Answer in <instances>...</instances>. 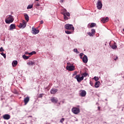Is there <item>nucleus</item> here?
I'll use <instances>...</instances> for the list:
<instances>
[{
  "instance_id": "obj_1",
  "label": "nucleus",
  "mask_w": 124,
  "mask_h": 124,
  "mask_svg": "<svg viewBox=\"0 0 124 124\" xmlns=\"http://www.w3.org/2000/svg\"><path fill=\"white\" fill-rule=\"evenodd\" d=\"M61 14L63 15V18L66 21V20H68V19H70L69 17H70V14L67 12V11L65 9L62 10Z\"/></svg>"
},
{
  "instance_id": "obj_2",
  "label": "nucleus",
  "mask_w": 124,
  "mask_h": 124,
  "mask_svg": "<svg viewBox=\"0 0 124 124\" xmlns=\"http://www.w3.org/2000/svg\"><path fill=\"white\" fill-rule=\"evenodd\" d=\"M5 21L6 24H11V23H13V21H14V18H13V16H12L9 15L7 17L6 19H5Z\"/></svg>"
},
{
  "instance_id": "obj_3",
  "label": "nucleus",
  "mask_w": 124,
  "mask_h": 124,
  "mask_svg": "<svg viewBox=\"0 0 124 124\" xmlns=\"http://www.w3.org/2000/svg\"><path fill=\"white\" fill-rule=\"evenodd\" d=\"M81 75L80 74L77 75L75 77V79H77V80L78 83H80V82H82L83 80H84V76L80 77Z\"/></svg>"
},
{
  "instance_id": "obj_4",
  "label": "nucleus",
  "mask_w": 124,
  "mask_h": 124,
  "mask_svg": "<svg viewBox=\"0 0 124 124\" xmlns=\"http://www.w3.org/2000/svg\"><path fill=\"white\" fill-rule=\"evenodd\" d=\"M65 28L66 30H70V31H74V27H73L72 24H66L65 25Z\"/></svg>"
},
{
  "instance_id": "obj_5",
  "label": "nucleus",
  "mask_w": 124,
  "mask_h": 124,
  "mask_svg": "<svg viewBox=\"0 0 124 124\" xmlns=\"http://www.w3.org/2000/svg\"><path fill=\"white\" fill-rule=\"evenodd\" d=\"M72 112L74 114L77 115V114H79V113H80V109L78 108H73L72 109Z\"/></svg>"
},
{
  "instance_id": "obj_6",
  "label": "nucleus",
  "mask_w": 124,
  "mask_h": 124,
  "mask_svg": "<svg viewBox=\"0 0 124 124\" xmlns=\"http://www.w3.org/2000/svg\"><path fill=\"white\" fill-rule=\"evenodd\" d=\"M87 94V92H86V91L81 90L79 91V95L80 96H81L82 97H84L86 96V95Z\"/></svg>"
},
{
  "instance_id": "obj_7",
  "label": "nucleus",
  "mask_w": 124,
  "mask_h": 124,
  "mask_svg": "<svg viewBox=\"0 0 124 124\" xmlns=\"http://www.w3.org/2000/svg\"><path fill=\"white\" fill-rule=\"evenodd\" d=\"M25 27H27V23H26L25 20H23L22 23H20L19 28H20V29H25Z\"/></svg>"
},
{
  "instance_id": "obj_8",
  "label": "nucleus",
  "mask_w": 124,
  "mask_h": 124,
  "mask_svg": "<svg viewBox=\"0 0 124 124\" xmlns=\"http://www.w3.org/2000/svg\"><path fill=\"white\" fill-rule=\"evenodd\" d=\"M66 69L68 70V71H73L75 70V67L73 65L67 66Z\"/></svg>"
},
{
  "instance_id": "obj_9",
  "label": "nucleus",
  "mask_w": 124,
  "mask_h": 124,
  "mask_svg": "<svg viewBox=\"0 0 124 124\" xmlns=\"http://www.w3.org/2000/svg\"><path fill=\"white\" fill-rule=\"evenodd\" d=\"M97 8H98V9H100L101 8H102V3L100 0H98L97 3Z\"/></svg>"
},
{
  "instance_id": "obj_10",
  "label": "nucleus",
  "mask_w": 124,
  "mask_h": 124,
  "mask_svg": "<svg viewBox=\"0 0 124 124\" xmlns=\"http://www.w3.org/2000/svg\"><path fill=\"white\" fill-rule=\"evenodd\" d=\"M58 91H59V90L55 88H52L50 90V93L51 94H55V93H56L58 92Z\"/></svg>"
},
{
  "instance_id": "obj_11",
  "label": "nucleus",
  "mask_w": 124,
  "mask_h": 124,
  "mask_svg": "<svg viewBox=\"0 0 124 124\" xmlns=\"http://www.w3.org/2000/svg\"><path fill=\"white\" fill-rule=\"evenodd\" d=\"M51 102H52V103L56 104L58 103V101H59V100H58V98L53 97L51 99Z\"/></svg>"
},
{
  "instance_id": "obj_12",
  "label": "nucleus",
  "mask_w": 124,
  "mask_h": 124,
  "mask_svg": "<svg viewBox=\"0 0 124 124\" xmlns=\"http://www.w3.org/2000/svg\"><path fill=\"white\" fill-rule=\"evenodd\" d=\"M82 61L84 63H87L88 62V57H87L86 55H84L82 58Z\"/></svg>"
},
{
  "instance_id": "obj_13",
  "label": "nucleus",
  "mask_w": 124,
  "mask_h": 124,
  "mask_svg": "<svg viewBox=\"0 0 124 124\" xmlns=\"http://www.w3.org/2000/svg\"><path fill=\"white\" fill-rule=\"evenodd\" d=\"M32 31L33 34H37L39 32V30H37L35 28H32Z\"/></svg>"
},
{
  "instance_id": "obj_14",
  "label": "nucleus",
  "mask_w": 124,
  "mask_h": 124,
  "mask_svg": "<svg viewBox=\"0 0 124 124\" xmlns=\"http://www.w3.org/2000/svg\"><path fill=\"white\" fill-rule=\"evenodd\" d=\"M29 101H30V97L28 96L24 98V102L25 103V105H27L28 104Z\"/></svg>"
},
{
  "instance_id": "obj_15",
  "label": "nucleus",
  "mask_w": 124,
  "mask_h": 124,
  "mask_svg": "<svg viewBox=\"0 0 124 124\" xmlns=\"http://www.w3.org/2000/svg\"><path fill=\"white\" fill-rule=\"evenodd\" d=\"M3 118L4 120H9V119L11 118V116L9 114H5L3 116Z\"/></svg>"
},
{
  "instance_id": "obj_16",
  "label": "nucleus",
  "mask_w": 124,
  "mask_h": 124,
  "mask_svg": "<svg viewBox=\"0 0 124 124\" xmlns=\"http://www.w3.org/2000/svg\"><path fill=\"white\" fill-rule=\"evenodd\" d=\"M109 21V17H107L105 18H102L101 19V22L103 23H106V22H108Z\"/></svg>"
},
{
  "instance_id": "obj_17",
  "label": "nucleus",
  "mask_w": 124,
  "mask_h": 124,
  "mask_svg": "<svg viewBox=\"0 0 124 124\" xmlns=\"http://www.w3.org/2000/svg\"><path fill=\"white\" fill-rule=\"evenodd\" d=\"M16 29V26H15V24H11L10 26V31H12V30H14Z\"/></svg>"
},
{
  "instance_id": "obj_18",
  "label": "nucleus",
  "mask_w": 124,
  "mask_h": 124,
  "mask_svg": "<svg viewBox=\"0 0 124 124\" xmlns=\"http://www.w3.org/2000/svg\"><path fill=\"white\" fill-rule=\"evenodd\" d=\"M18 64V62L17 61H14L12 62V65L14 67H15L16 65Z\"/></svg>"
},
{
  "instance_id": "obj_19",
  "label": "nucleus",
  "mask_w": 124,
  "mask_h": 124,
  "mask_svg": "<svg viewBox=\"0 0 124 124\" xmlns=\"http://www.w3.org/2000/svg\"><path fill=\"white\" fill-rule=\"evenodd\" d=\"M35 63V62H32V61H30L27 62V64L30 66L33 65V64H34Z\"/></svg>"
},
{
  "instance_id": "obj_20",
  "label": "nucleus",
  "mask_w": 124,
  "mask_h": 124,
  "mask_svg": "<svg viewBox=\"0 0 124 124\" xmlns=\"http://www.w3.org/2000/svg\"><path fill=\"white\" fill-rule=\"evenodd\" d=\"M100 84V82L99 81H96L95 83V88H99V85Z\"/></svg>"
},
{
  "instance_id": "obj_21",
  "label": "nucleus",
  "mask_w": 124,
  "mask_h": 124,
  "mask_svg": "<svg viewBox=\"0 0 124 124\" xmlns=\"http://www.w3.org/2000/svg\"><path fill=\"white\" fill-rule=\"evenodd\" d=\"M25 19L27 21V22H29V20H30L29 16L28 15H24Z\"/></svg>"
},
{
  "instance_id": "obj_22",
  "label": "nucleus",
  "mask_w": 124,
  "mask_h": 124,
  "mask_svg": "<svg viewBox=\"0 0 124 124\" xmlns=\"http://www.w3.org/2000/svg\"><path fill=\"white\" fill-rule=\"evenodd\" d=\"M31 56H27L26 55H24L22 56V58H23L24 60H29V58H30Z\"/></svg>"
},
{
  "instance_id": "obj_23",
  "label": "nucleus",
  "mask_w": 124,
  "mask_h": 124,
  "mask_svg": "<svg viewBox=\"0 0 124 124\" xmlns=\"http://www.w3.org/2000/svg\"><path fill=\"white\" fill-rule=\"evenodd\" d=\"M96 26V24L94 23H92L90 24V28H93L94 27H95Z\"/></svg>"
},
{
  "instance_id": "obj_24",
  "label": "nucleus",
  "mask_w": 124,
  "mask_h": 124,
  "mask_svg": "<svg viewBox=\"0 0 124 124\" xmlns=\"http://www.w3.org/2000/svg\"><path fill=\"white\" fill-rule=\"evenodd\" d=\"M35 54H36V52L32 51L31 52L28 53V55H29L31 57V56H32V55H35Z\"/></svg>"
},
{
  "instance_id": "obj_25",
  "label": "nucleus",
  "mask_w": 124,
  "mask_h": 124,
  "mask_svg": "<svg viewBox=\"0 0 124 124\" xmlns=\"http://www.w3.org/2000/svg\"><path fill=\"white\" fill-rule=\"evenodd\" d=\"M91 33L93 34V35H94V34H95V30L92 29L91 30Z\"/></svg>"
},
{
  "instance_id": "obj_26",
  "label": "nucleus",
  "mask_w": 124,
  "mask_h": 124,
  "mask_svg": "<svg viewBox=\"0 0 124 124\" xmlns=\"http://www.w3.org/2000/svg\"><path fill=\"white\" fill-rule=\"evenodd\" d=\"M65 33H66L67 34H71L72 32L69 31H65Z\"/></svg>"
},
{
  "instance_id": "obj_27",
  "label": "nucleus",
  "mask_w": 124,
  "mask_h": 124,
  "mask_svg": "<svg viewBox=\"0 0 124 124\" xmlns=\"http://www.w3.org/2000/svg\"><path fill=\"white\" fill-rule=\"evenodd\" d=\"M32 5H29L27 7V9H31V8H32Z\"/></svg>"
},
{
  "instance_id": "obj_28",
  "label": "nucleus",
  "mask_w": 124,
  "mask_h": 124,
  "mask_svg": "<svg viewBox=\"0 0 124 124\" xmlns=\"http://www.w3.org/2000/svg\"><path fill=\"white\" fill-rule=\"evenodd\" d=\"M64 120H65L64 118H62V119L60 120V123H61V124H62V123L64 122Z\"/></svg>"
},
{
  "instance_id": "obj_29",
  "label": "nucleus",
  "mask_w": 124,
  "mask_h": 124,
  "mask_svg": "<svg viewBox=\"0 0 124 124\" xmlns=\"http://www.w3.org/2000/svg\"><path fill=\"white\" fill-rule=\"evenodd\" d=\"M111 48L112 49H117V46L113 45L112 46H111Z\"/></svg>"
},
{
  "instance_id": "obj_30",
  "label": "nucleus",
  "mask_w": 124,
  "mask_h": 124,
  "mask_svg": "<svg viewBox=\"0 0 124 124\" xmlns=\"http://www.w3.org/2000/svg\"><path fill=\"white\" fill-rule=\"evenodd\" d=\"M82 76H83V77H87V76H88V73H83Z\"/></svg>"
},
{
  "instance_id": "obj_31",
  "label": "nucleus",
  "mask_w": 124,
  "mask_h": 124,
  "mask_svg": "<svg viewBox=\"0 0 124 124\" xmlns=\"http://www.w3.org/2000/svg\"><path fill=\"white\" fill-rule=\"evenodd\" d=\"M1 55L2 56H3V57H4V58L5 59V58H6V55H5V54L3 53V52H2L1 53Z\"/></svg>"
},
{
  "instance_id": "obj_32",
  "label": "nucleus",
  "mask_w": 124,
  "mask_h": 124,
  "mask_svg": "<svg viewBox=\"0 0 124 124\" xmlns=\"http://www.w3.org/2000/svg\"><path fill=\"white\" fill-rule=\"evenodd\" d=\"M3 51H4V49H3V47H1L0 48V52H3Z\"/></svg>"
},
{
  "instance_id": "obj_33",
  "label": "nucleus",
  "mask_w": 124,
  "mask_h": 124,
  "mask_svg": "<svg viewBox=\"0 0 124 124\" xmlns=\"http://www.w3.org/2000/svg\"><path fill=\"white\" fill-rule=\"evenodd\" d=\"M43 95H44V94H40L39 95L38 97H39V98H42V97L43 96Z\"/></svg>"
},
{
  "instance_id": "obj_34",
  "label": "nucleus",
  "mask_w": 124,
  "mask_h": 124,
  "mask_svg": "<svg viewBox=\"0 0 124 124\" xmlns=\"http://www.w3.org/2000/svg\"><path fill=\"white\" fill-rule=\"evenodd\" d=\"M87 33H88V35H90V36H93V33H92V32L91 33L89 32H88Z\"/></svg>"
},
{
  "instance_id": "obj_35",
  "label": "nucleus",
  "mask_w": 124,
  "mask_h": 124,
  "mask_svg": "<svg viewBox=\"0 0 124 124\" xmlns=\"http://www.w3.org/2000/svg\"><path fill=\"white\" fill-rule=\"evenodd\" d=\"M75 75H77V71H75L73 74V76H75Z\"/></svg>"
},
{
  "instance_id": "obj_36",
  "label": "nucleus",
  "mask_w": 124,
  "mask_h": 124,
  "mask_svg": "<svg viewBox=\"0 0 124 124\" xmlns=\"http://www.w3.org/2000/svg\"><path fill=\"white\" fill-rule=\"evenodd\" d=\"M94 79L95 81H98V80H99L98 78H97L96 77H94Z\"/></svg>"
},
{
  "instance_id": "obj_37",
  "label": "nucleus",
  "mask_w": 124,
  "mask_h": 124,
  "mask_svg": "<svg viewBox=\"0 0 124 124\" xmlns=\"http://www.w3.org/2000/svg\"><path fill=\"white\" fill-rule=\"evenodd\" d=\"M73 51L75 53H77V52H78V49H77V48L74 49Z\"/></svg>"
},
{
  "instance_id": "obj_38",
  "label": "nucleus",
  "mask_w": 124,
  "mask_h": 124,
  "mask_svg": "<svg viewBox=\"0 0 124 124\" xmlns=\"http://www.w3.org/2000/svg\"><path fill=\"white\" fill-rule=\"evenodd\" d=\"M36 6H40V4L39 3L37 2L36 4Z\"/></svg>"
},
{
  "instance_id": "obj_39",
  "label": "nucleus",
  "mask_w": 124,
  "mask_h": 124,
  "mask_svg": "<svg viewBox=\"0 0 124 124\" xmlns=\"http://www.w3.org/2000/svg\"><path fill=\"white\" fill-rule=\"evenodd\" d=\"M83 55H84V53H80L79 55L80 57H83Z\"/></svg>"
},
{
  "instance_id": "obj_40",
  "label": "nucleus",
  "mask_w": 124,
  "mask_h": 124,
  "mask_svg": "<svg viewBox=\"0 0 124 124\" xmlns=\"http://www.w3.org/2000/svg\"><path fill=\"white\" fill-rule=\"evenodd\" d=\"M90 84L91 85V86H93V81H90Z\"/></svg>"
},
{
  "instance_id": "obj_41",
  "label": "nucleus",
  "mask_w": 124,
  "mask_h": 124,
  "mask_svg": "<svg viewBox=\"0 0 124 124\" xmlns=\"http://www.w3.org/2000/svg\"><path fill=\"white\" fill-rule=\"evenodd\" d=\"M44 22H43V20H41L40 21V24H43Z\"/></svg>"
},
{
  "instance_id": "obj_42",
  "label": "nucleus",
  "mask_w": 124,
  "mask_h": 124,
  "mask_svg": "<svg viewBox=\"0 0 124 124\" xmlns=\"http://www.w3.org/2000/svg\"><path fill=\"white\" fill-rule=\"evenodd\" d=\"M26 55H29V54H30V53L28 52H26L25 53Z\"/></svg>"
},
{
  "instance_id": "obj_43",
  "label": "nucleus",
  "mask_w": 124,
  "mask_h": 124,
  "mask_svg": "<svg viewBox=\"0 0 124 124\" xmlns=\"http://www.w3.org/2000/svg\"><path fill=\"white\" fill-rule=\"evenodd\" d=\"M117 60H118V57L116 56V59H114V60L117 61Z\"/></svg>"
},
{
  "instance_id": "obj_44",
  "label": "nucleus",
  "mask_w": 124,
  "mask_h": 124,
  "mask_svg": "<svg viewBox=\"0 0 124 124\" xmlns=\"http://www.w3.org/2000/svg\"><path fill=\"white\" fill-rule=\"evenodd\" d=\"M64 0H61L60 2H63Z\"/></svg>"
},
{
  "instance_id": "obj_45",
  "label": "nucleus",
  "mask_w": 124,
  "mask_h": 124,
  "mask_svg": "<svg viewBox=\"0 0 124 124\" xmlns=\"http://www.w3.org/2000/svg\"><path fill=\"white\" fill-rule=\"evenodd\" d=\"M98 110H100V107H98Z\"/></svg>"
},
{
  "instance_id": "obj_46",
  "label": "nucleus",
  "mask_w": 124,
  "mask_h": 124,
  "mask_svg": "<svg viewBox=\"0 0 124 124\" xmlns=\"http://www.w3.org/2000/svg\"><path fill=\"white\" fill-rule=\"evenodd\" d=\"M36 1H39V0H35Z\"/></svg>"
},
{
  "instance_id": "obj_47",
  "label": "nucleus",
  "mask_w": 124,
  "mask_h": 124,
  "mask_svg": "<svg viewBox=\"0 0 124 124\" xmlns=\"http://www.w3.org/2000/svg\"><path fill=\"white\" fill-rule=\"evenodd\" d=\"M29 117H30V118L32 117V116H30Z\"/></svg>"
},
{
  "instance_id": "obj_48",
  "label": "nucleus",
  "mask_w": 124,
  "mask_h": 124,
  "mask_svg": "<svg viewBox=\"0 0 124 124\" xmlns=\"http://www.w3.org/2000/svg\"><path fill=\"white\" fill-rule=\"evenodd\" d=\"M80 59H82V56H80Z\"/></svg>"
}]
</instances>
